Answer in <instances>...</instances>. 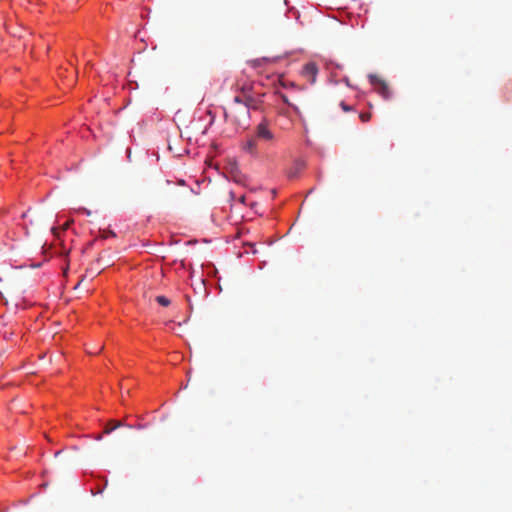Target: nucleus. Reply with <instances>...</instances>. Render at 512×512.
<instances>
[{"instance_id": "obj_4", "label": "nucleus", "mask_w": 512, "mask_h": 512, "mask_svg": "<svg viewBox=\"0 0 512 512\" xmlns=\"http://www.w3.org/2000/svg\"><path fill=\"white\" fill-rule=\"evenodd\" d=\"M257 100L250 95L247 91L244 93L242 114L245 116H249V109L257 108Z\"/></svg>"}, {"instance_id": "obj_5", "label": "nucleus", "mask_w": 512, "mask_h": 512, "mask_svg": "<svg viewBox=\"0 0 512 512\" xmlns=\"http://www.w3.org/2000/svg\"><path fill=\"white\" fill-rule=\"evenodd\" d=\"M259 142L253 136L252 138L248 139L247 142L244 144L243 148L245 151H247L250 154H255L258 150Z\"/></svg>"}, {"instance_id": "obj_8", "label": "nucleus", "mask_w": 512, "mask_h": 512, "mask_svg": "<svg viewBox=\"0 0 512 512\" xmlns=\"http://www.w3.org/2000/svg\"><path fill=\"white\" fill-rule=\"evenodd\" d=\"M156 301L158 304H160L161 306H164V307L169 306L171 303L170 300L166 296H163V295L157 296Z\"/></svg>"}, {"instance_id": "obj_6", "label": "nucleus", "mask_w": 512, "mask_h": 512, "mask_svg": "<svg viewBox=\"0 0 512 512\" xmlns=\"http://www.w3.org/2000/svg\"><path fill=\"white\" fill-rule=\"evenodd\" d=\"M246 92L245 88H242L240 94L236 95L233 99V106L231 107V112L239 113L238 106L243 105L244 93Z\"/></svg>"}, {"instance_id": "obj_14", "label": "nucleus", "mask_w": 512, "mask_h": 512, "mask_svg": "<svg viewBox=\"0 0 512 512\" xmlns=\"http://www.w3.org/2000/svg\"><path fill=\"white\" fill-rule=\"evenodd\" d=\"M81 210H82L83 212H85L86 214H88V215L90 214V211H88V210H87V209H85V208H83V209H81Z\"/></svg>"}, {"instance_id": "obj_13", "label": "nucleus", "mask_w": 512, "mask_h": 512, "mask_svg": "<svg viewBox=\"0 0 512 512\" xmlns=\"http://www.w3.org/2000/svg\"><path fill=\"white\" fill-rule=\"evenodd\" d=\"M69 225H70V222H67L66 224H64L63 230H66L69 227Z\"/></svg>"}, {"instance_id": "obj_16", "label": "nucleus", "mask_w": 512, "mask_h": 512, "mask_svg": "<svg viewBox=\"0 0 512 512\" xmlns=\"http://www.w3.org/2000/svg\"><path fill=\"white\" fill-rule=\"evenodd\" d=\"M81 282H78L75 288H78L80 286Z\"/></svg>"}, {"instance_id": "obj_12", "label": "nucleus", "mask_w": 512, "mask_h": 512, "mask_svg": "<svg viewBox=\"0 0 512 512\" xmlns=\"http://www.w3.org/2000/svg\"><path fill=\"white\" fill-rule=\"evenodd\" d=\"M282 98H283V101H284L285 103H287L288 105H291V104L289 103V101H288L287 97L283 96Z\"/></svg>"}, {"instance_id": "obj_7", "label": "nucleus", "mask_w": 512, "mask_h": 512, "mask_svg": "<svg viewBox=\"0 0 512 512\" xmlns=\"http://www.w3.org/2000/svg\"><path fill=\"white\" fill-rule=\"evenodd\" d=\"M123 426V423L121 421H118V420H110L106 426H105V429H104V433L105 434H110L112 431H114L115 429L119 428Z\"/></svg>"}, {"instance_id": "obj_3", "label": "nucleus", "mask_w": 512, "mask_h": 512, "mask_svg": "<svg viewBox=\"0 0 512 512\" xmlns=\"http://www.w3.org/2000/svg\"><path fill=\"white\" fill-rule=\"evenodd\" d=\"M318 74V68L315 63L309 62L304 65L302 69V75L307 79L308 82L314 84L316 82V76Z\"/></svg>"}, {"instance_id": "obj_11", "label": "nucleus", "mask_w": 512, "mask_h": 512, "mask_svg": "<svg viewBox=\"0 0 512 512\" xmlns=\"http://www.w3.org/2000/svg\"><path fill=\"white\" fill-rule=\"evenodd\" d=\"M106 485H107V480H105V483H104V485L102 487L98 486L97 493H102V491H103V489L105 488Z\"/></svg>"}, {"instance_id": "obj_2", "label": "nucleus", "mask_w": 512, "mask_h": 512, "mask_svg": "<svg viewBox=\"0 0 512 512\" xmlns=\"http://www.w3.org/2000/svg\"><path fill=\"white\" fill-rule=\"evenodd\" d=\"M369 79L370 83L376 88L378 94L386 100L391 98V90L384 80L378 78L376 75H370Z\"/></svg>"}, {"instance_id": "obj_10", "label": "nucleus", "mask_w": 512, "mask_h": 512, "mask_svg": "<svg viewBox=\"0 0 512 512\" xmlns=\"http://www.w3.org/2000/svg\"><path fill=\"white\" fill-rule=\"evenodd\" d=\"M340 107L342 108L343 111L345 112H349V111H353V107L352 106H349L347 105L345 102H341L340 103Z\"/></svg>"}, {"instance_id": "obj_9", "label": "nucleus", "mask_w": 512, "mask_h": 512, "mask_svg": "<svg viewBox=\"0 0 512 512\" xmlns=\"http://www.w3.org/2000/svg\"><path fill=\"white\" fill-rule=\"evenodd\" d=\"M359 118L362 122H368L371 119V114L367 112H363L359 114Z\"/></svg>"}, {"instance_id": "obj_1", "label": "nucleus", "mask_w": 512, "mask_h": 512, "mask_svg": "<svg viewBox=\"0 0 512 512\" xmlns=\"http://www.w3.org/2000/svg\"><path fill=\"white\" fill-rule=\"evenodd\" d=\"M254 136L259 144L270 145L275 140V135L269 127V123L266 119H263L256 127Z\"/></svg>"}, {"instance_id": "obj_15", "label": "nucleus", "mask_w": 512, "mask_h": 512, "mask_svg": "<svg viewBox=\"0 0 512 512\" xmlns=\"http://www.w3.org/2000/svg\"><path fill=\"white\" fill-rule=\"evenodd\" d=\"M109 233H110L111 236H115L113 231H109Z\"/></svg>"}]
</instances>
